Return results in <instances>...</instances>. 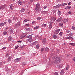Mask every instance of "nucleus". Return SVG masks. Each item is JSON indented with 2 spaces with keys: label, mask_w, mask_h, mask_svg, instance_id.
Returning <instances> with one entry per match:
<instances>
[{
  "label": "nucleus",
  "mask_w": 75,
  "mask_h": 75,
  "mask_svg": "<svg viewBox=\"0 0 75 75\" xmlns=\"http://www.w3.org/2000/svg\"><path fill=\"white\" fill-rule=\"evenodd\" d=\"M57 18L55 17H52L50 19V21L51 22H50L49 28L50 29H51L52 28V23L55 21V20H56Z\"/></svg>",
  "instance_id": "obj_1"
},
{
  "label": "nucleus",
  "mask_w": 75,
  "mask_h": 75,
  "mask_svg": "<svg viewBox=\"0 0 75 75\" xmlns=\"http://www.w3.org/2000/svg\"><path fill=\"white\" fill-rule=\"evenodd\" d=\"M53 59H54L55 60V62L54 63H58L59 62H60L61 61V59L60 58L58 57V56H55V57H53Z\"/></svg>",
  "instance_id": "obj_2"
},
{
  "label": "nucleus",
  "mask_w": 75,
  "mask_h": 75,
  "mask_svg": "<svg viewBox=\"0 0 75 75\" xmlns=\"http://www.w3.org/2000/svg\"><path fill=\"white\" fill-rule=\"evenodd\" d=\"M35 13H38L39 11H41V8L39 7V4H36V6L35 8Z\"/></svg>",
  "instance_id": "obj_3"
},
{
  "label": "nucleus",
  "mask_w": 75,
  "mask_h": 75,
  "mask_svg": "<svg viewBox=\"0 0 75 75\" xmlns=\"http://www.w3.org/2000/svg\"><path fill=\"white\" fill-rule=\"evenodd\" d=\"M20 22H18L17 23V24L15 25V27H16V28H18V27H20Z\"/></svg>",
  "instance_id": "obj_4"
},
{
  "label": "nucleus",
  "mask_w": 75,
  "mask_h": 75,
  "mask_svg": "<svg viewBox=\"0 0 75 75\" xmlns=\"http://www.w3.org/2000/svg\"><path fill=\"white\" fill-rule=\"evenodd\" d=\"M21 59L20 58H18L15 59L14 61V62H18Z\"/></svg>",
  "instance_id": "obj_5"
},
{
  "label": "nucleus",
  "mask_w": 75,
  "mask_h": 75,
  "mask_svg": "<svg viewBox=\"0 0 75 75\" xmlns=\"http://www.w3.org/2000/svg\"><path fill=\"white\" fill-rule=\"evenodd\" d=\"M61 20H62V18H59L57 20L56 22L57 23V22H60L61 21Z\"/></svg>",
  "instance_id": "obj_6"
},
{
  "label": "nucleus",
  "mask_w": 75,
  "mask_h": 75,
  "mask_svg": "<svg viewBox=\"0 0 75 75\" xmlns=\"http://www.w3.org/2000/svg\"><path fill=\"white\" fill-rule=\"evenodd\" d=\"M4 8H5V5H3L1 6V7H0L1 10H3V9H4Z\"/></svg>",
  "instance_id": "obj_7"
},
{
  "label": "nucleus",
  "mask_w": 75,
  "mask_h": 75,
  "mask_svg": "<svg viewBox=\"0 0 75 75\" xmlns=\"http://www.w3.org/2000/svg\"><path fill=\"white\" fill-rule=\"evenodd\" d=\"M6 24V22H4V23H0V26L2 27L4 25Z\"/></svg>",
  "instance_id": "obj_8"
},
{
  "label": "nucleus",
  "mask_w": 75,
  "mask_h": 75,
  "mask_svg": "<svg viewBox=\"0 0 75 75\" xmlns=\"http://www.w3.org/2000/svg\"><path fill=\"white\" fill-rule=\"evenodd\" d=\"M61 6V4H59L57 5L56 6H54V8H59Z\"/></svg>",
  "instance_id": "obj_9"
},
{
  "label": "nucleus",
  "mask_w": 75,
  "mask_h": 75,
  "mask_svg": "<svg viewBox=\"0 0 75 75\" xmlns=\"http://www.w3.org/2000/svg\"><path fill=\"white\" fill-rule=\"evenodd\" d=\"M66 39H71V40H74V38L71 37V36H70L69 37H67L66 38Z\"/></svg>",
  "instance_id": "obj_10"
},
{
  "label": "nucleus",
  "mask_w": 75,
  "mask_h": 75,
  "mask_svg": "<svg viewBox=\"0 0 75 75\" xmlns=\"http://www.w3.org/2000/svg\"><path fill=\"white\" fill-rule=\"evenodd\" d=\"M68 21V20L67 19H65L62 21V23H67Z\"/></svg>",
  "instance_id": "obj_11"
},
{
  "label": "nucleus",
  "mask_w": 75,
  "mask_h": 75,
  "mask_svg": "<svg viewBox=\"0 0 75 75\" xmlns=\"http://www.w3.org/2000/svg\"><path fill=\"white\" fill-rule=\"evenodd\" d=\"M41 13L42 14H47V11H41Z\"/></svg>",
  "instance_id": "obj_12"
},
{
  "label": "nucleus",
  "mask_w": 75,
  "mask_h": 75,
  "mask_svg": "<svg viewBox=\"0 0 75 75\" xmlns=\"http://www.w3.org/2000/svg\"><path fill=\"white\" fill-rule=\"evenodd\" d=\"M25 31H30V30H31L30 28H26L25 29Z\"/></svg>",
  "instance_id": "obj_13"
},
{
  "label": "nucleus",
  "mask_w": 75,
  "mask_h": 75,
  "mask_svg": "<svg viewBox=\"0 0 75 75\" xmlns=\"http://www.w3.org/2000/svg\"><path fill=\"white\" fill-rule=\"evenodd\" d=\"M18 4L20 5H21L22 4H23V2L19 0L18 1Z\"/></svg>",
  "instance_id": "obj_14"
},
{
  "label": "nucleus",
  "mask_w": 75,
  "mask_h": 75,
  "mask_svg": "<svg viewBox=\"0 0 75 75\" xmlns=\"http://www.w3.org/2000/svg\"><path fill=\"white\" fill-rule=\"evenodd\" d=\"M46 39H45V38L42 41V43L45 44L46 42Z\"/></svg>",
  "instance_id": "obj_15"
},
{
  "label": "nucleus",
  "mask_w": 75,
  "mask_h": 75,
  "mask_svg": "<svg viewBox=\"0 0 75 75\" xmlns=\"http://www.w3.org/2000/svg\"><path fill=\"white\" fill-rule=\"evenodd\" d=\"M64 71L63 69H62L61 70V72H60V75H63L64 74Z\"/></svg>",
  "instance_id": "obj_16"
},
{
  "label": "nucleus",
  "mask_w": 75,
  "mask_h": 75,
  "mask_svg": "<svg viewBox=\"0 0 75 75\" xmlns=\"http://www.w3.org/2000/svg\"><path fill=\"white\" fill-rule=\"evenodd\" d=\"M60 31V30L59 29H58L57 30H55V33H56V34H58V33Z\"/></svg>",
  "instance_id": "obj_17"
},
{
  "label": "nucleus",
  "mask_w": 75,
  "mask_h": 75,
  "mask_svg": "<svg viewBox=\"0 0 75 75\" xmlns=\"http://www.w3.org/2000/svg\"><path fill=\"white\" fill-rule=\"evenodd\" d=\"M63 22H62L59 23V27H62L63 25Z\"/></svg>",
  "instance_id": "obj_18"
},
{
  "label": "nucleus",
  "mask_w": 75,
  "mask_h": 75,
  "mask_svg": "<svg viewBox=\"0 0 75 75\" xmlns=\"http://www.w3.org/2000/svg\"><path fill=\"white\" fill-rule=\"evenodd\" d=\"M24 11H25V9L24 8H22L21 10V13H23L24 12Z\"/></svg>",
  "instance_id": "obj_19"
},
{
  "label": "nucleus",
  "mask_w": 75,
  "mask_h": 75,
  "mask_svg": "<svg viewBox=\"0 0 75 75\" xmlns=\"http://www.w3.org/2000/svg\"><path fill=\"white\" fill-rule=\"evenodd\" d=\"M12 40V37H11V36L9 37L8 38V41H11Z\"/></svg>",
  "instance_id": "obj_20"
},
{
  "label": "nucleus",
  "mask_w": 75,
  "mask_h": 75,
  "mask_svg": "<svg viewBox=\"0 0 75 75\" xmlns=\"http://www.w3.org/2000/svg\"><path fill=\"white\" fill-rule=\"evenodd\" d=\"M58 16H59L61 15V11L59 10H58L57 13Z\"/></svg>",
  "instance_id": "obj_21"
},
{
  "label": "nucleus",
  "mask_w": 75,
  "mask_h": 75,
  "mask_svg": "<svg viewBox=\"0 0 75 75\" xmlns=\"http://www.w3.org/2000/svg\"><path fill=\"white\" fill-rule=\"evenodd\" d=\"M70 8H71V6H67L65 8V9H66V10H67V9H70Z\"/></svg>",
  "instance_id": "obj_22"
},
{
  "label": "nucleus",
  "mask_w": 75,
  "mask_h": 75,
  "mask_svg": "<svg viewBox=\"0 0 75 75\" xmlns=\"http://www.w3.org/2000/svg\"><path fill=\"white\" fill-rule=\"evenodd\" d=\"M30 21V20H28L27 19H25L23 21V23H25V22H27V21Z\"/></svg>",
  "instance_id": "obj_23"
},
{
  "label": "nucleus",
  "mask_w": 75,
  "mask_h": 75,
  "mask_svg": "<svg viewBox=\"0 0 75 75\" xmlns=\"http://www.w3.org/2000/svg\"><path fill=\"white\" fill-rule=\"evenodd\" d=\"M68 4L67 3H65L64 4H62V6H65V5H67Z\"/></svg>",
  "instance_id": "obj_24"
},
{
  "label": "nucleus",
  "mask_w": 75,
  "mask_h": 75,
  "mask_svg": "<svg viewBox=\"0 0 75 75\" xmlns=\"http://www.w3.org/2000/svg\"><path fill=\"white\" fill-rule=\"evenodd\" d=\"M25 26H26V27H30V25L28 23L26 24H25Z\"/></svg>",
  "instance_id": "obj_25"
},
{
  "label": "nucleus",
  "mask_w": 75,
  "mask_h": 75,
  "mask_svg": "<svg viewBox=\"0 0 75 75\" xmlns=\"http://www.w3.org/2000/svg\"><path fill=\"white\" fill-rule=\"evenodd\" d=\"M62 34H63V33L62 32H60L59 33V35H60V37H61V36H62Z\"/></svg>",
  "instance_id": "obj_26"
},
{
  "label": "nucleus",
  "mask_w": 75,
  "mask_h": 75,
  "mask_svg": "<svg viewBox=\"0 0 75 75\" xmlns=\"http://www.w3.org/2000/svg\"><path fill=\"white\" fill-rule=\"evenodd\" d=\"M25 65H26V63H25L23 62L22 63V66H24Z\"/></svg>",
  "instance_id": "obj_27"
},
{
  "label": "nucleus",
  "mask_w": 75,
  "mask_h": 75,
  "mask_svg": "<svg viewBox=\"0 0 75 75\" xmlns=\"http://www.w3.org/2000/svg\"><path fill=\"white\" fill-rule=\"evenodd\" d=\"M45 51L48 52L49 51V49L47 47H46L45 49Z\"/></svg>",
  "instance_id": "obj_28"
},
{
  "label": "nucleus",
  "mask_w": 75,
  "mask_h": 75,
  "mask_svg": "<svg viewBox=\"0 0 75 75\" xmlns=\"http://www.w3.org/2000/svg\"><path fill=\"white\" fill-rule=\"evenodd\" d=\"M38 28H39V26H37L34 27V29H35V30H37V29H38Z\"/></svg>",
  "instance_id": "obj_29"
},
{
  "label": "nucleus",
  "mask_w": 75,
  "mask_h": 75,
  "mask_svg": "<svg viewBox=\"0 0 75 75\" xmlns=\"http://www.w3.org/2000/svg\"><path fill=\"white\" fill-rule=\"evenodd\" d=\"M53 38H54V39H55V38H57V35H53Z\"/></svg>",
  "instance_id": "obj_30"
},
{
  "label": "nucleus",
  "mask_w": 75,
  "mask_h": 75,
  "mask_svg": "<svg viewBox=\"0 0 75 75\" xmlns=\"http://www.w3.org/2000/svg\"><path fill=\"white\" fill-rule=\"evenodd\" d=\"M70 45H73V46H75V43H70Z\"/></svg>",
  "instance_id": "obj_31"
},
{
  "label": "nucleus",
  "mask_w": 75,
  "mask_h": 75,
  "mask_svg": "<svg viewBox=\"0 0 75 75\" xmlns=\"http://www.w3.org/2000/svg\"><path fill=\"white\" fill-rule=\"evenodd\" d=\"M10 32H11V33H13L14 30L13 29H11L10 31Z\"/></svg>",
  "instance_id": "obj_32"
},
{
  "label": "nucleus",
  "mask_w": 75,
  "mask_h": 75,
  "mask_svg": "<svg viewBox=\"0 0 75 75\" xmlns=\"http://www.w3.org/2000/svg\"><path fill=\"white\" fill-rule=\"evenodd\" d=\"M36 47L37 49L39 48V47H40V45H37Z\"/></svg>",
  "instance_id": "obj_33"
},
{
  "label": "nucleus",
  "mask_w": 75,
  "mask_h": 75,
  "mask_svg": "<svg viewBox=\"0 0 75 75\" xmlns=\"http://www.w3.org/2000/svg\"><path fill=\"white\" fill-rule=\"evenodd\" d=\"M69 68V65H67L66 67L67 70H68Z\"/></svg>",
  "instance_id": "obj_34"
},
{
  "label": "nucleus",
  "mask_w": 75,
  "mask_h": 75,
  "mask_svg": "<svg viewBox=\"0 0 75 75\" xmlns=\"http://www.w3.org/2000/svg\"><path fill=\"white\" fill-rule=\"evenodd\" d=\"M3 33L4 35H6V34H7V32L4 31L3 32Z\"/></svg>",
  "instance_id": "obj_35"
},
{
  "label": "nucleus",
  "mask_w": 75,
  "mask_h": 75,
  "mask_svg": "<svg viewBox=\"0 0 75 75\" xmlns=\"http://www.w3.org/2000/svg\"><path fill=\"white\" fill-rule=\"evenodd\" d=\"M28 41L30 42H31V41H33V40H32V38L28 39Z\"/></svg>",
  "instance_id": "obj_36"
},
{
  "label": "nucleus",
  "mask_w": 75,
  "mask_h": 75,
  "mask_svg": "<svg viewBox=\"0 0 75 75\" xmlns=\"http://www.w3.org/2000/svg\"><path fill=\"white\" fill-rule=\"evenodd\" d=\"M45 50V49H44V48H42L41 49V51L42 52H43V51H44V50Z\"/></svg>",
  "instance_id": "obj_37"
},
{
  "label": "nucleus",
  "mask_w": 75,
  "mask_h": 75,
  "mask_svg": "<svg viewBox=\"0 0 75 75\" xmlns=\"http://www.w3.org/2000/svg\"><path fill=\"white\" fill-rule=\"evenodd\" d=\"M11 58L10 57H9L8 59V61H11Z\"/></svg>",
  "instance_id": "obj_38"
},
{
  "label": "nucleus",
  "mask_w": 75,
  "mask_h": 75,
  "mask_svg": "<svg viewBox=\"0 0 75 75\" xmlns=\"http://www.w3.org/2000/svg\"><path fill=\"white\" fill-rule=\"evenodd\" d=\"M8 21L9 23H11V19H8Z\"/></svg>",
  "instance_id": "obj_39"
},
{
  "label": "nucleus",
  "mask_w": 75,
  "mask_h": 75,
  "mask_svg": "<svg viewBox=\"0 0 75 75\" xmlns=\"http://www.w3.org/2000/svg\"><path fill=\"white\" fill-rule=\"evenodd\" d=\"M66 30L67 33H68L70 32V30H69V29H67Z\"/></svg>",
  "instance_id": "obj_40"
},
{
  "label": "nucleus",
  "mask_w": 75,
  "mask_h": 75,
  "mask_svg": "<svg viewBox=\"0 0 75 75\" xmlns=\"http://www.w3.org/2000/svg\"><path fill=\"white\" fill-rule=\"evenodd\" d=\"M6 57H8L9 56V54H8V53H7L6 55Z\"/></svg>",
  "instance_id": "obj_41"
},
{
  "label": "nucleus",
  "mask_w": 75,
  "mask_h": 75,
  "mask_svg": "<svg viewBox=\"0 0 75 75\" xmlns=\"http://www.w3.org/2000/svg\"><path fill=\"white\" fill-rule=\"evenodd\" d=\"M72 30H75V27H74V26H73L72 27Z\"/></svg>",
  "instance_id": "obj_42"
},
{
  "label": "nucleus",
  "mask_w": 75,
  "mask_h": 75,
  "mask_svg": "<svg viewBox=\"0 0 75 75\" xmlns=\"http://www.w3.org/2000/svg\"><path fill=\"white\" fill-rule=\"evenodd\" d=\"M10 8L12 10H13V6H10Z\"/></svg>",
  "instance_id": "obj_43"
},
{
  "label": "nucleus",
  "mask_w": 75,
  "mask_h": 75,
  "mask_svg": "<svg viewBox=\"0 0 75 75\" xmlns=\"http://www.w3.org/2000/svg\"><path fill=\"white\" fill-rule=\"evenodd\" d=\"M28 38L29 39L32 38V36L31 35L28 36Z\"/></svg>",
  "instance_id": "obj_44"
},
{
  "label": "nucleus",
  "mask_w": 75,
  "mask_h": 75,
  "mask_svg": "<svg viewBox=\"0 0 75 75\" xmlns=\"http://www.w3.org/2000/svg\"><path fill=\"white\" fill-rule=\"evenodd\" d=\"M42 27H46V24H43L42 25Z\"/></svg>",
  "instance_id": "obj_45"
},
{
  "label": "nucleus",
  "mask_w": 75,
  "mask_h": 75,
  "mask_svg": "<svg viewBox=\"0 0 75 75\" xmlns=\"http://www.w3.org/2000/svg\"><path fill=\"white\" fill-rule=\"evenodd\" d=\"M47 8V6H45L43 7V8L44 9H46Z\"/></svg>",
  "instance_id": "obj_46"
},
{
  "label": "nucleus",
  "mask_w": 75,
  "mask_h": 75,
  "mask_svg": "<svg viewBox=\"0 0 75 75\" xmlns=\"http://www.w3.org/2000/svg\"><path fill=\"white\" fill-rule=\"evenodd\" d=\"M18 47H19V46H18V45L16 46H15V49H17V48H18Z\"/></svg>",
  "instance_id": "obj_47"
},
{
  "label": "nucleus",
  "mask_w": 75,
  "mask_h": 75,
  "mask_svg": "<svg viewBox=\"0 0 75 75\" xmlns=\"http://www.w3.org/2000/svg\"><path fill=\"white\" fill-rule=\"evenodd\" d=\"M32 23L33 24H35V21H33L32 22Z\"/></svg>",
  "instance_id": "obj_48"
},
{
  "label": "nucleus",
  "mask_w": 75,
  "mask_h": 75,
  "mask_svg": "<svg viewBox=\"0 0 75 75\" xmlns=\"http://www.w3.org/2000/svg\"><path fill=\"white\" fill-rule=\"evenodd\" d=\"M37 20H41V18H40V17H38L37 18Z\"/></svg>",
  "instance_id": "obj_49"
},
{
  "label": "nucleus",
  "mask_w": 75,
  "mask_h": 75,
  "mask_svg": "<svg viewBox=\"0 0 75 75\" xmlns=\"http://www.w3.org/2000/svg\"><path fill=\"white\" fill-rule=\"evenodd\" d=\"M54 75H58V73H54Z\"/></svg>",
  "instance_id": "obj_50"
},
{
  "label": "nucleus",
  "mask_w": 75,
  "mask_h": 75,
  "mask_svg": "<svg viewBox=\"0 0 75 75\" xmlns=\"http://www.w3.org/2000/svg\"><path fill=\"white\" fill-rule=\"evenodd\" d=\"M23 47H24V45H22L21 46V48H23Z\"/></svg>",
  "instance_id": "obj_51"
},
{
  "label": "nucleus",
  "mask_w": 75,
  "mask_h": 75,
  "mask_svg": "<svg viewBox=\"0 0 75 75\" xmlns=\"http://www.w3.org/2000/svg\"><path fill=\"white\" fill-rule=\"evenodd\" d=\"M68 13L69 14H71V11H69L68 12Z\"/></svg>",
  "instance_id": "obj_52"
},
{
  "label": "nucleus",
  "mask_w": 75,
  "mask_h": 75,
  "mask_svg": "<svg viewBox=\"0 0 75 75\" xmlns=\"http://www.w3.org/2000/svg\"><path fill=\"white\" fill-rule=\"evenodd\" d=\"M33 45H36V42H34L33 44Z\"/></svg>",
  "instance_id": "obj_53"
},
{
  "label": "nucleus",
  "mask_w": 75,
  "mask_h": 75,
  "mask_svg": "<svg viewBox=\"0 0 75 75\" xmlns=\"http://www.w3.org/2000/svg\"><path fill=\"white\" fill-rule=\"evenodd\" d=\"M6 47H3L2 50H6Z\"/></svg>",
  "instance_id": "obj_54"
},
{
  "label": "nucleus",
  "mask_w": 75,
  "mask_h": 75,
  "mask_svg": "<svg viewBox=\"0 0 75 75\" xmlns=\"http://www.w3.org/2000/svg\"><path fill=\"white\" fill-rule=\"evenodd\" d=\"M30 0L31 3H32V2H33V1H34V0Z\"/></svg>",
  "instance_id": "obj_55"
},
{
  "label": "nucleus",
  "mask_w": 75,
  "mask_h": 75,
  "mask_svg": "<svg viewBox=\"0 0 75 75\" xmlns=\"http://www.w3.org/2000/svg\"><path fill=\"white\" fill-rule=\"evenodd\" d=\"M20 39H22L23 38H24L23 37V36H21L20 37Z\"/></svg>",
  "instance_id": "obj_56"
},
{
  "label": "nucleus",
  "mask_w": 75,
  "mask_h": 75,
  "mask_svg": "<svg viewBox=\"0 0 75 75\" xmlns=\"http://www.w3.org/2000/svg\"><path fill=\"white\" fill-rule=\"evenodd\" d=\"M21 41L19 40L17 42H21Z\"/></svg>",
  "instance_id": "obj_57"
},
{
  "label": "nucleus",
  "mask_w": 75,
  "mask_h": 75,
  "mask_svg": "<svg viewBox=\"0 0 75 75\" xmlns=\"http://www.w3.org/2000/svg\"><path fill=\"white\" fill-rule=\"evenodd\" d=\"M57 67L58 68H60V65H57Z\"/></svg>",
  "instance_id": "obj_58"
},
{
  "label": "nucleus",
  "mask_w": 75,
  "mask_h": 75,
  "mask_svg": "<svg viewBox=\"0 0 75 75\" xmlns=\"http://www.w3.org/2000/svg\"><path fill=\"white\" fill-rule=\"evenodd\" d=\"M0 65H2V62H0Z\"/></svg>",
  "instance_id": "obj_59"
},
{
  "label": "nucleus",
  "mask_w": 75,
  "mask_h": 75,
  "mask_svg": "<svg viewBox=\"0 0 75 75\" xmlns=\"http://www.w3.org/2000/svg\"><path fill=\"white\" fill-rule=\"evenodd\" d=\"M9 69H6V71H9Z\"/></svg>",
  "instance_id": "obj_60"
},
{
  "label": "nucleus",
  "mask_w": 75,
  "mask_h": 75,
  "mask_svg": "<svg viewBox=\"0 0 75 75\" xmlns=\"http://www.w3.org/2000/svg\"><path fill=\"white\" fill-rule=\"evenodd\" d=\"M73 61H74V62H75V57H74V59H73Z\"/></svg>",
  "instance_id": "obj_61"
},
{
  "label": "nucleus",
  "mask_w": 75,
  "mask_h": 75,
  "mask_svg": "<svg viewBox=\"0 0 75 75\" xmlns=\"http://www.w3.org/2000/svg\"><path fill=\"white\" fill-rule=\"evenodd\" d=\"M71 4V2H70L69 3V4H68V5L69 6H70V5Z\"/></svg>",
  "instance_id": "obj_62"
},
{
  "label": "nucleus",
  "mask_w": 75,
  "mask_h": 75,
  "mask_svg": "<svg viewBox=\"0 0 75 75\" xmlns=\"http://www.w3.org/2000/svg\"><path fill=\"white\" fill-rule=\"evenodd\" d=\"M61 0H56V1H60Z\"/></svg>",
  "instance_id": "obj_63"
},
{
  "label": "nucleus",
  "mask_w": 75,
  "mask_h": 75,
  "mask_svg": "<svg viewBox=\"0 0 75 75\" xmlns=\"http://www.w3.org/2000/svg\"><path fill=\"white\" fill-rule=\"evenodd\" d=\"M25 35H24V36H23V38H24V37H25Z\"/></svg>",
  "instance_id": "obj_64"
}]
</instances>
